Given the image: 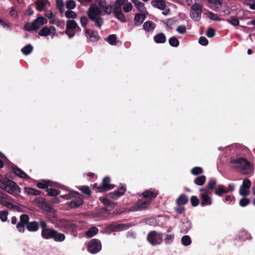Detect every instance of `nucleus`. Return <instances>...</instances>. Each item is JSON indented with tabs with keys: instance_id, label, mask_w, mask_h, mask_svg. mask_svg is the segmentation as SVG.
Returning a JSON list of instances; mask_svg holds the SVG:
<instances>
[{
	"instance_id": "f257e3e1",
	"label": "nucleus",
	"mask_w": 255,
	"mask_h": 255,
	"mask_svg": "<svg viewBox=\"0 0 255 255\" xmlns=\"http://www.w3.org/2000/svg\"><path fill=\"white\" fill-rule=\"evenodd\" d=\"M2 175L0 174V188L6 192L14 195L20 193L21 189L14 181L7 178L1 179Z\"/></svg>"
},
{
	"instance_id": "f03ea898",
	"label": "nucleus",
	"mask_w": 255,
	"mask_h": 255,
	"mask_svg": "<svg viewBox=\"0 0 255 255\" xmlns=\"http://www.w3.org/2000/svg\"><path fill=\"white\" fill-rule=\"evenodd\" d=\"M47 19L43 16H37L32 22H28L24 25L25 29L27 31L38 30L41 26L46 24Z\"/></svg>"
},
{
	"instance_id": "7ed1b4c3",
	"label": "nucleus",
	"mask_w": 255,
	"mask_h": 255,
	"mask_svg": "<svg viewBox=\"0 0 255 255\" xmlns=\"http://www.w3.org/2000/svg\"><path fill=\"white\" fill-rule=\"evenodd\" d=\"M188 201V196L186 194L184 193L180 194L175 201L177 206L174 208L175 211L178 214H184L186 210L184 205H186Z\"/></svg>"
},
{
	"instance_id": "20e7f679",
	"label": "nucleus",
	"mask_w": 255,
	"mask_h": 255,
	"mask_svg": "<svg viewBox=\"0 0 255 255\" xmlns=\"http://www.w3.org/2000/svg\"><path fill=\"white\" fill-rule=\"evenodd\" d=\"M147 240L152 246L160 245L163 242V234L151 231L147 235Z\"/></svg>"
},
{
	"instance_id": "39448f33",
	"label": "nucleus",
	"mask_w": 255,
	"mask_h": 255,
	"mask_svg": "<svg viewBox=\"0 0 255 255\" xmlns=\"http://www.w3.org/2000/svg\"><path fill=\"white\" fill-rule=\"evenodd\" d=\"M39 225L41 229V237L44 240H52L54 229L48 228L47 223L42 219L39 220Z\"/></svg>"
},
{
	"instance_id": "423d86ee",
	"label": "nucleus",
	"mask_w": 255,
	"mask_h": 255,
	"mask_svg": "<svg viewBox=\"0 0 255 255\" xmlns=\"http://www.w3.org/2000/svg\"><path fill=\"white\" fill-rule=\"evenodd\" d=\"M202 12V5L200 3L195 2L191 7L190 16L196 21L200 20Z\"/></svg>"
},
{
	"instance_id": "0eeeda50",
	"label": "nucleus",
	"mask_w": 255,
	"mask_h": 255,
	"mask_svg": "<svg viewBox=\"0 0 255 255\" xmlns=\"http://www.w3.org/2000/svg\"><path fill=\"white\" fill-rule=\"evenodd\" d=\"M87 248L88 251L95 254L99 252L102 249V245L100 241L97 239H92L88 244Z\"/></svg>"
},
{
	"instance_id": "6e6552de",
	"label": "nucleus",
	"mask_w": 255,
	"mask_h": 255,
	"mask_svg": "<svg viewBox=\"0 0 255 255\" xmlns=\"http://www.w3.org/2000/svg\"><path fill=\"white\" fill-rule=\"evenodd\" d=\"M34 202L37 207L44 211L50 213H54L55 211V209L46 203L44 199L42 198H35Z\"/></svg>"
},
{
	"instance_id": "1a4fd4ad",
	"label": "nucleus",
	"mask_w": 255,
	"mask_h": 255,
	"mask_svg": "<svg viewBox=\"0 0 255 255\" xmlns=\"http://www.w3.org/2000/svg\"><path fill=\"white\" fill-rule=\"evenodd\" d=\"M111 178L109 176L104 177L100 186L98 188V191L102 192L110 190L115 187V185L111 184Z\"/></svg>"
},
{
	"instance_id": "9d476101",
	"label": "nucleus",
	"mask_w": 255,
	"mask_h": 255,
	"mask_svg": "<svg viewBox=\"0 0 255 255\" xmlns=\"http://www.w3.org/2000/svg\"><path fill=\"white\" fill-rule=\"evenodd\" d=\"M71 195L75 197L73 200L69 203L68 205L71 209L76 208L83 203V201L82 199V195L77 192H73L71 193Z\"/></svg>"
},
{
	"instance_id": "9b49d317",
	"label": "nucleus",
	"mask_w": 255,
	"mask_h": 255,
	"mask_svg": "<svg viewBox=\"0 0 255 255\" xmlns=\"http://www.w3.org/2000/svg\"><path fill=\"white\" fill-rule=\"evenodd\" d=\"M77 22L74 20H68L66 21V29L61 32V34L65 33L69 38H72L75 35V32H70V30H76Z\"/></svg>"
},
{
	"instance_id": "f8f14e48",
	"label": "nucleus",
	"mask_w": 255,
	"mask_h": 255,
	"mask_svg": "<svg viewBox=\"0 0 255 255\" xmlns=\"http://www.w3.org/2000/svg\"><path fill=\"white\" fill-rule=\"evenodd\" d=\"M29 220V217L27 214H22L20 216L19 221L16 224V227L20 233H23L25 231V226L26 227Z\"/></svg>"
},
{
	"instance_id": "ddd939ff",
	"label": "nucleus",
	"mask_w": 255,
	"mask_h": 255,
	"mask_svg": "<svg viewBox=\"0 0 255 255\" xmlns=\"http://www.w3.org/2000/svg\"><path fill=\"white\" fill-rule=\"evenodd\" d=\"M150 204V200L139 199L131 208L133 211L143 210L146 209Z\"/></svg>"
},
{
	"instance_id": "4468645a",
	"label": "nucleus",
	"mask_w": 255,
	"mask_h": 255,
	"mask_svg": "<svg viewBox=\"0 0 255 255\" xmlns=\"http://www.w3.org/2000/svg\"><path fill=\"white\" fill-rule=\"evenodd\" d=\"M217 184V180L214 178L209 179L205 188H201L199 189L200 192H203V194H211Z\"/></svg>"
},
{
	"instance_id": "2eb2a0df",
	"label": "nucleus",
	"mask_w": 255,
	"mask_h": 255,
	"mask_svg": "<svg viewBox=\"0 0 255 255\" xmlns=\"http://www.w3.org/2000/svg\"><path fill=\"white\" fill-rule=\"evenodd\" d=\"M126 191V186L122 185L121 187H118L115 191L110 192L108 194V197L109 198L113 200H117L120 197L124 195Z\"/></svg>"
},
{
	"instance_id": "dca6fc26",
	"label": "nucleus",
	"mask_w": 255,
	"mask_h": 255,
	"mask_svg": "<svg viewBox=\"0 0 255 255\" xmlns=\"http://www.w3.org/2000/svg\"><path fill=\"white\" fill-rule=\"evenodd\" d=\"M241 172L244 175L251 174L253 172V167L247 159L240 166Z\"/></svg>"
},
{
	"instance_id": "f3484780",
	"label": "nucleus",
	"mask_w": 255,
	"mask_h": 255,
	"mask_svg": "<svg viewBox=\"0 0 255 255\" xmlns=\"http://www.w3.org/2000/svg\"><path fill=\"white\" fill-rule=\"evenodd\" d=\"M245 158L244 157H231L230 159V163L233 165V167L235 169H237L246 161Z\"/></svg>"
},
{
	"instance_id": "a211bd4d",
	"label": "nucleus",
	"mask_w": 255,
	"mask_h": 255,
	"mask_svg": "<svg viewBox=\"0 0 255 255\" xmlns=\"http://www.w3.org/2000/svg\"><path fill=\"white\" fill-rule=\"evenodd\" d=\"M209 194H200V197L201 200V205L202 207L206 206H210L212 203V200Z\"/></svg>"
},
{
	"instance_id": "6ab92c4d",
	"label": "nucleus",
	"mask_w": 255,
	"mask_h": 255,
	"mask_svg": "<svg viewBox=\"0 0 255 255\" xmlns=\"http://www.w3.org/2000/svg\"><path fill=\"white\" fill-rule=\"evenodd\" d=\"M85 33L87 37L89 38L91 41L95 42L99 39V36L97 31H90L88 29H86Z\"/></svg>"
},
{
	"instance_id": "aec40b11",
	"label": "nucleus",
	"mask_w": 255,
	"mask_h": 255,
	"mask_svg": "<svg viewBox=\"0 0 255 255\" xmlns=\"http://www.w3.org/2000/svg\"><path fill=\"white\" fill-rule=\"evenodd\" d=\"M13 172L19 177L21 178H28V176L21 169L13 164L11 166Z\"/></svg>"
},
{
	"instance_id": "412c9836",
	"label": "nucleus",
	"mask_w": 255,
	"mask_h": 255,
	"mask_svg": "<svg viewBox=\"0 0 255 255\" xmlns=\"http://www.w3.org/2000/svg\"><path fill=\"white\" fill-rule=\"evenodd\" d=\"M39 221H32L28 222L26 226V229L29 232H35L38 230L39 228Z\"/></svg>"
},
{
	"instance_id": "4be33fe9",
	"label": "nucleus",
	"mask_w": 255,
	"mask_h": 255,
	"mask_svg": "<svg viewBox=\"0 0 255 255\" xmlns=\"http://www.w3.org/2000/svg\"><path fill=\"white\" fill-rule=\"evenodd\" d=\"M141 195L144 198L146 199L145 200H150L151 201L152 199L157 197V194L151 190H146L142 193Z\"/></svg>"
},
{
	"instance_id": "5701e85b",
	"label": "nucleus",
	"mask_w": 255,
	"mask_h": 255,
	"mask_svg": "<svg viewBox=\"0 0 255 255\" xmlns=\"http://www.w3.org/2000/svg\"><path fill=\"white\" fill-rule=\"evenodd\" d=\"M64 234L59 233L58 231L54 229L52 240L56 242H62L65 240Z\"/></svg>"
},
{
	"instance_id": "b1692460",
	"label": "nucleus",
	"mask_w": 255,
	"mask_h": 255,
	"mask_svg": "<svg viewBox=\"0 0 255 255\" xmlns=\"http://www.w3.org/2000/svg\"><path fill=\"white\" fill-rule=\"evenodd\" d=\"M146 16L142 13H136L134 17V24L136 26L140 25L144 20Z\"/></svg>"
},
{
	"instance_id": "393cba45",
	"label": "nucleus",
	"mask_w": 255,
	"mask_h": 255,
	"mask_svg": "<svg viewBox=\"0 0 255 255\" xmlns=\"http://www.w3.org/2000/svg\"><path fill=\"white\" fill-rule=\"evenodd\" d=\"M151 4L153 6H155L161 10H164L166 6L165 0H152L151 2Z\"/></svg>"
},
{
	"instance_id": "a878e982",
	"label": "nucleus",
	"mask_w": 255,
	"mask_h": 255,
	"mask_svg": "<svg viewBox=\"0 0 255 255\" xmlns=\"http://www.w3.org/2000/svg\"><path fill=\"white\" fill-rule=\"evenodd\" d=\"M36 6V9L38 11H42L45 8L46 5L49 2L47 0L35 1Z\"/></svg>"
},
{
	"instance_id": "bb28decb",
	"label": "nucleus",
	"mask_w": 255,
	"mask_h": 255,
	"mask_svg": "<svg viewBox=\"0 0 255 255\" xmlns=\"http://www.w3.org/2000/svg\"><path fill=\"white\" fill-rule=\"evenodd\" d=\"M226 193H228V191L223 185H219L214 190V194L219 196H222L224 194Z\"/></svg>"
},
{
	"instance_id": "cd10ccee",
	"label": "nucleus",
	"mask_w": 255,
	"mask_h": 255,
	"mask_svg": "<svg viewBox=\"0 0 255 255\" xmlns=\"http://www.w3.org/2000/svg\"><path fill=\"white\" fill-rule=\"evenodd\" d=\"M166 40V36L163 33H158L154 37V40L157 43H164L165 42Z\"/></svg>"
},
{
	"instance_id": "c85d7f7f",
	"label": "nucleus",
	"mask_w": 255,
	"mask_h": 255,
	"mask_svg": "<svg viewBox=\"0 0 255 255\" xmlns=\"http://www.w3.org/2000/svg\"><path fill=\"white\" fill-rule=\"evenodd\" d=\"M24 190V192L26 193L28 195L36 196L40 195L41 193V192L40 191L29 187H25Z\"/></svg>"
},
{
	"instance_id": "c756f323",
	"label": "nucleus",
	"mask_w": 255,
	"mask_h": 255,
	"mask_svg": "<svg viewBox=\"0 0 255 255\" xmlns=\"http://www.w3.org/2000/svg\"><path fill=\"white\" fill-rule=\"evenodd\" d=\"M91 20L95 22V25L98 27H101L104 24L103 18L101 16L95 17L91 16L89 18Z\"/></svg>"
},
{
	"instance_id": "7c9ffc66",
	"label": "nucleus",
	"mask_w": 255,
	"mask_h": 255,
	"mask_svg": "<svg viewBox=\"0 0 255 255\" xmlns=\"http://www.w3.org/2000/svg\"><path fill=\"white\" fill-rule=\"evenodd\" d=\"M43 182H38L36 186L40 189L47 190L48 186H52V182L50 181H43Z\"/></svg>"
},
{
	"instance_id": "2f4dec72",
	"label": "nucleus",
	"mask_w": 255,
	"mask_h": 255,
	"mask_svg": "<svg viewBox=\"0 0 255 255\" xmlns=\"http://www.w3.org/2000/svg\"><path fill=\"white\" fill-rule=\"evenodd\" d=\"M191 224L189 221L183 222L181 226V232L186 234L191 229Z\"/></svg>"
},
{
	"instance_id": "473e14b6",
	"label": "nucleus",
	"mask_w": 255,
	"mask_h": 255,
	"mask_svg": "<svg viewBox=\"0 0 255 255\" xmlns=\"http://www.w3.org/2000/svg\"><path fill=\"white\" fill-rule=\"evenodd\" d=\"M98 8V7L96 4H92L90 5L87 11V15L89 18L91 16H95V14Z\"/></svg>"
},
{
	"instance_id": "72a5a7b5",
	"label": "nucleus",
	"mask_w": 255,
	"mask_h": 255,
	"mask_svg": "<svg viewBox=\"0 0 255 255\" xmlns=\"http://www.w3.org/2000/svg\"><path fill=\"white\" fill-rule=\"evenodd\" d=\"M144 29L146 31H151L154 29V23L150 20L146 21L143 25Z\"/></svg>"
},
{
	"instance_id": "f704fd0d",
	"label": "nucleus",
	"mask_w": 255,
	"mask_h": 255,
	"mask_svg": "<svg viewBox=\"0 0 255 255\" xmlns=\"http://www.w3.org/2000/svg\"><path fill=\"white\" fill-rule=\"evenodd\" d=\"M0 204L4 206L8 209H15L17 210L18 207L12 204L11 203L5 200H0Z\"/></svg>"
},
{
	"instance_id": "c9c22d12",
	"label": "nucleus",
	"mask_w": 255,
	"mask_h": 255,
	"mask_svg": "<svg viewBox=\"0 0 255 255\" xmlns=\"http://www.w3.org/2000/svg\"><path fill=\"white\" fill-rule=\"evenodd\" d=\"M132 2L136 8L141 12H143L145 9L144 3L138 0H133Z\"/></svg>"
},
{
	"instance_id": "e433bc0d",
	"label": "nucleus",
	"mask_w": 255,
	"mask_h": 255,
	"mask_svg": "<svg viewBox=\"0 0 255 255\" xmlns=\"http://www.w3.org/2000/svg\"><path fill=\"white\" fill-rule=\"evenodd\" d=\"M98 232V229L97 227H93L90 228L86 232V235L89 238H91L96 235Z\"/></svg>"
},
{
	"instance_id": "4c0bfd02",
	"label": "nucleus",
	"mask_w": 255,
	"mask_h": 255,
	"mask_svg": "<svg viewBox=\"0 0 255 255\" xmlns=\"http://www.w3.org/2000/svg\"><path fill=\"white\" fill-rule=\"evenodd\" d=\"M206 180V177L205 175H200L195 179L194 183L197 185L202 186L204 184Z\"/></svg>"
},
{
	"instance_id": "58836bf2",
	"label": "nucleus",
	"mask_w": 255,
	"mask_h": 255,
	"mask_svg": "<svg viewBox=\"0 0 255 255\" xmlns=\"http://www.w3.org/2000/svg\"><path fill=\"white\" fill-rule=\"evenodd\" d=\"M38 34L41 36H47L51 34L49 27L46 26L43 27L39 31Z\"/></svg>"
},
{
	"instance_id": "ea45409f",
	"label": "nucleus",
	"mask_w": 255,
	"mask_h": 255,
	"mask_svg": "<svg viewBox=\"0 0 255 255\" xmlns=\"http://www.w3.org/2000/svg\"><path fill=\"white\" fill-rule=\"evenodd\" d=\"M33 48V46L31 45L28 44L22 48L21 52L24 55H28L32 52Z\"/></svg>"
},
{
	"instance_id": "a19ab883",
	"label": "nucleus",
	"mask_w": 255,
	"mask_h": 255,
	"mask_svg": "<svg viewBox=\"0 0 255 255\" xmlns=\"http://www.w3.org/2000/svg\"><path fill=\"white\" fill-rule=\"evenodd\" d=\"M46 192H47V195L50 196H56L60 193V191L59 190H57L54 188H47L46 190Z\"/></svg>"
},
{
	"instance_id": "79ce46f5",
	"label": "nucleus",
	"mask_w": 255,
	"mask_h": 255,
	"mask_svg": "<svg viewBox=\"0 0 255 255\" xmlns=\"http://www.w3.org/2000/svg\"><path fill=\"white\" fill-rule=\"evenodd\" d=\"M181 243L185 246H189L191 243V240L189 236L185 235L181 238Z\"/></svg>"
},
{
	"instance_id": "37998d69",
	"label": "nucleus",
	"mask_w": 255,
	"mask_h": 255,
	"mask_svg": "<svg viewBox=\"0 0 255 255\" xmlns=\"http://www.w3.org/2000/svg\"><path fill=\"white\" fill-rule=\"evenodd\" d=\"M204 171L202 168L198 166L193 167L191 172L194 175H198L203 173Z\"/></svg>"
},
{
	"instance_id": "c03bdc74",
	"label": "nucleus",
	"mask_w": 255,
	"mask_h": 255,
	"mask_svg": "<svg viewBox=\"0 0 255 255\" xmlns=\"http://www.w3.org/2000/svg\"><path fill=\"white\" fill-rule=\"evenodd\" d=\"M82 193L87 196H90L91 194V191L90 187L88 186L84 185L79 188Z\"/></svg>"
},
{
	"instance_id": "a18cd8bd",
	"label": "nucleus",
	"mask_w": 255,
	"mask_h": 255,
	"mask_svg": "<svg viewBox=\"0 0 255 255\" xmlns=\"http://www.w3.org/2000/svg\"><path fill=\"white\" fill-rule=\"evenodd\" d=\"M226 21L234 26H238L240 22L237 18L231 16L230 18L226 19Z\"/></svg>"
},
{
	"instance_id": "49530a36",
	"label": "nucleus",
	"mask_w": 255,
	"mask_h": 255,
	"mask_svg": "<svg viewBox=\"0 0 255 255\" xmlns=\"http://www.w3.org/2000/svg\"><path fill=\"white\" fill-rule=\"evenodd\" d=\"M117 40V36L115 34H111L108 36L107 38L108 43L112 45L116 44Z\"/></svg>"
},
{
	"instance_id": "de8ad7c7",
	"label": "nucleus",
	"mask_w": 255,
	"mask_h": 255,
	"mask_svg": "<svg viewBox=\"0 0 255 255\" xmlns=\"http://www.w3.org/2000/svg\"><path fill=\"white\" fill-rule=\"evenodd\" d=\"M169 43L172 47H177L179 45V41L175 37H172L169 39Z\"/></svg>"
},
{
	"instance_id": "09e8293b",
	"label": "nucleus",
	"mask_w": 255,
	"mask_h": 255,
	"mask_svg": "<svg viewBox=\"0 0 255 255\" xmlns=\"http://www.w3.org/2000/svg\"><path fill=\"white\" fill-rule=\"evenodd\" d=\"M100 200L101 201L102 203H103L105 206L110 207H114L115 206L114 203L107 198L104 197L101 199L100 198Z\"/></svg>"
},
{
	"instance_id": "8fccbe9b",
	"label": "nucleus",
	"mask_w": 255,
	"mask_h": 255,
	"mask_svg": "<svg viewBox=\"0 0 255 255\" xmlns=\"http://www.w3.org/2000/svg\"><path fill=\"white\" fill-rule=\"evenodd\" d=\"M65 15L67 18H75L77 17L76 13L71 10L66 11Z\"/></svg>"
},
{
	"instance_id": "3c124183",
	"label": "nucleus",
	"mask_w": 255,
	"mask_h": 255,
	"mask_svg": "<svg viewBox=\"0 0 255 255\" xmlns=\"http://www.w3.org/2000/svg\"><path fill=\"white\" fill-rule=\"evenodd\" d=\"M48 213L47 215V218L48 220L51 222V223H55L57 221V218L56 216L54 214V213Z\"/></svg>"
},
{
	"instance_id": "603ef678",
	"label": "nucleus",
	"mask_w": 255,
	"mask_h": 255,
	"mask_svg": "<svg viewBox=\"0 0 255 255\" xmlns=\"http://www.w3.org/2000/svg\"><path fill=\"white\" fill-rule=\"evenodd\" d=\"M190 202L193 207H196L199 205L200 201L197 196H192L190 198Z\"/></svg>"
},
{
	"instance_id": "864d4df0",
	"label": "nucleus",
	"mask_w": 255,
	"mask_h": 255,
	"mask_svg": "<svg viewBox=\"0 0 255 255\" xmlns=\"http://www.w3.org/2000/svg\"><path fill=\"white\" fill-rule=\"evenodd\" d=\"M132 4L130 2H128V1L126 2L123 5V10L126 12H128L132 10Z\"/></svg>"
},
{
	"instance_id": "5fc2aeb1",
	"label": "nucleus",
	"mask_w": 255,
	"mask_h": 255,
	"mask_svg": "<svg viewBox=\"0 0 255 255\" xmlns=\"http://www.w3.org/2000/svg\"><path fill=\"white\" fill-rule=\"evenodd\" d=\"M66 7L69 10L73 9L76 7V2L73 0H68L66 3Z\"/></svg>"
},
{
	"instance_id": "6e6d98bb",
	"label": "nucleus",
	"mask_w": 255,
	"mask_h": 255,
	"mask_svg": "<svg viewBox=\"0 0 255 255\" xmlns=\"http://www.w3.org/2000/svg\"><path fill=\"white\" fill-rule=\"evenodd\" d=\"M209 17L210 19L214 20V21H220L222 20L221 18H220L217 14L214 13L212 11H209Z\"/></svg>"
},
{
	"instance_id": "4d7b16f0",
	"label": "nucleus",
	"mask_w": 255,
	"mask_h": 255,
	"mask_svg": "<svg viewBox=\"0 0 255 255\" xmlns=\"http://www.w3.org/2000/svg\"><path fill=\"white\" fill-rule=\"evenodd\" d=\"M7 211H0V219L3 222H5L7 219Z\"/></svg>"
},
{
	"instance_id": "13d9d810",
	"label": "nucleus",
	"mask_w": 255,
	"mask_h": 255,
	"mask_svg": "<svg viewBox=\"0 0 255 255\" xmlns=\"http://www.w3.org/2000/svg\"><path fill=\"white\" fill-rule=\"evenodd\" d=\"M250 203V200L248 198L244 197L240 200L239 204L242 207H245L249 205Z\"/></svg>"
},
{
	"instance_id": "bf43d9fd",
	"label": "nucleus",
	"mask_w": 255,
	"mask_h": 255,
	"mask_svg": "<svg viewBox=\"0 0 255 255\" xmlns=\"http://www.w3.org/2000/svg\"><path fill=\"white\" fill-rule=\"evenodd\" d=\"M207 1L211 4H213L215 6H220L222 4L223 1L222 0H207ZM218 8V7H217Z\"/></svg>"
},
{
	"instance_id": "052dcab7",
	"label": "nucleus",
	"mask_w": 255,
	"mask_h": 255,
	"mask_svg": "<svg viewBox=\"0 0 255 255\" xmlns=\"http://www.w3.org/2000/svg\"><path fill=\"white\" fill-rule=\"evenodd\" d=\"M215 31L214 29L212 28H208L207 32H206V35L209 38H212L215 35Z\"/></svg>"
},
{
	"instance_id": "680f3d73",
	"label": "nucleus",
	"mask_w": 255,
	"mask_h": 255,
	"mask_svg": "<svg viewBox=\"0 0 255 255\" xmlns=\"http://www.w3.org/2000/svg\"><path fill=\"white\" fill-rule=\"evenodd\" d=\"M251 185V182L248 179H245L243 180V184L241 187H244L245 188L249 189Z\"/></svg>"
},
{
	"instance_id": "e2e57ef3",
	"label": "nucleus",
	"mask_w": 255,
	"mask_h": 255,
	"mask_svg": "<svg viewBox=\"0 0 255 255\" xmlns=\"http://www.w3.org/2000/svg\"><path fill=\"white\" fill-rule=\"evenodd\" d=\"M116 17L122 22H125L126 21V18L125 15L123 12L119 13L118 14H116Z\"/></svg>"
},
{
	"instance_id": "0e129e2a",
	"label": "nucleus",
	"mask_w": 255,
	"mask_h": 255,
	"mask_svg": "<svg viewBox=\"0 0 255 255\" xmlns=\"http://www.w3.org/2000/svg\"><path fill=\"white\" fill-rule=\"evenodd\" d=\"M176 30L180 34H184L186 32V27L185 25H180L177 27Z\"/></svg>"
},
{
	"instance_id": "69168bd1",
	"label": "nucleus",
	"mask_w": 255,
	"mask_h": 255,
	"mask_svg": "<svg viewBox=\"0 0 255 255\" xmlns=\"http://www.w3.org/2000/svg\"><path fill=\"white\" fill-rule=\"evenodd\" d=\"M199 43L203 46H206L208 44V39L204 36H201L199 38Z\"/></svg>"
},
{
	"instance_id": "338daca9",
	"label": "nucleus",
	"mask_w": 255,
	"mask_h": 255,
	"mask_svg": "<svg viewBox=\"0 0 255 255\" xmlns=\"http://www.w3.org/2000/svg\"><path fill=\"white\" fill-rule=\"evenodd\" d=\"M88 22V19L86 16H82L80 18V23L83 27H86Z\"/></svg>"
},
{
	"instance_id": "774afa93",
	"label": "nucleus",
	"mask_w": 255,
	"mask_h": 255,
	"mask_svg": "<svg viewBox=\"0 0 255 255\" xmlns=\"http://www.w3.org/2000/svg\"><path fill=\"white\" fill-rule=\"evenodd\" d=\"M240 194L242 196H246L249 194V192L247 188H245L241 186L240 189Z\"/></svg>"
}]
</instances>
